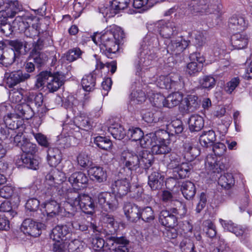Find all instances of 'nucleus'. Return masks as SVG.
I'll return each mask as SVG.
<instances>
[{"instance_id": "obj_2", "label": "nucleus", "mask_w": 252, "mask_h": 252, "mask_svg": "<svg viewBox=\"0 0 252 252\" xmlns=\"http://www.w3.org/2000/svg\"><path fill=\"white\" fill-rule=\"evenodd\" d=\"M125 36L124 31L119 27L113 25L106 28L98 37L101 52L108 58H111V55L118 51L119 45Z\"/></svg>"}, {"instance_id": "obj_31", "label": "nucleus", "mask_w": 252, "mask_h": 252, "mask_svg": "<svg viewBox=\"0 0 252 252\" xmlns=\"http://www.w3.org/2000/svg\"><path fill=\"white\" fill-rule=\"evenodd\" d=\"M209 2L210 0H191L189 6L193 12H203L209 8Z\"/></svg>"}, {"instance_id": "obj_39", "label": "nucleus", "mask_w": 252, "mask_h": 252, "mask_svg": "<svg viewBox=\"0 0 252 252\" xmlns=\"http://www.w3.org/2000/svg\"><path fill=\"white\" fill-rule=\"evenodd\" d=\"M141 219L145 222H150L155 219L154 211L151 207H140L139 220Z\"/></svg>"}, {"instance_id": "obj_58", "label": "nucleus", "mask_w": 252, "mask_h": 252, "mask_svg": "<svg viewBox=\"0 0 252 252\" xmlns=\"http://www.w3.org/2000/svg\"><path fill=\"white\" fill-rule=\"evenodd\" d=\"M203 231L206 235L210 238H213L216 236V227L214 223L210 220H207L203 222Z\"/></svg>"}, {"instance_id": "obj_9", "label": "nucleus", "mask_w": 252, "mask_h": 252, "mask_svg": "<svg viewBox=\"0 0 252 252\" xmlns=\"http://www.w3.org/2000/svg\"><path fill=\"white\" fill-rule=\"evenodd\" d=\"M4 76L7 86L9 88H12L20 83L24 82L29 79L31 75L19 69L6 72Z\"/></svg>"}, {"instance_id": "obj_33", "label": "nucleus", "mask_w": 252, "mask_h": 252, "mask_svg": "<svg viewBox=\"0 0 252 252\" xmlns=\"http://www.w3.org/2000/svg\"><path fill=\"white\" fill-rule=\"evenodd\" d=\"M183 148L185 158L188 160H192L199 155L198 149L193 147L192 143L189 141H186L184 143Z\"/></svg>"}, {"instance_id": "obj_57", "label": "nucleus", "mask_w": 252, "mask_h": 252, "mask_svg": "<svg viewBox=\"0 0 252 252\" xmlns=\"http://www.w3.org/2000/svg\"><path fill=\"white\" fill-rule=\"evenodd\" d=\"M8 4V7L6 10L10 14V18H13L19 12L23 11V6L18 0L10 1Z\"/></svg>"}, {"instance_id": "obj_23", "label": "nucleus", "mask_w": 252, "mask_h": 252, "mask_svg": "<svg viewBox=\"0 0 252 252\" xmlns=\"http://www.w3.org/2000/svg\"><path fill=\"white\" fill-rule=\"evenodd\" d=\"M228 26L230 30L243 31L247 27V23L244 17L233 15L229 19Z\"/></svg>"}, {"instance_id": "obj_41", "label": "nucleus", "mask_w": 252, "mask_h": 252, "mask_svg": "<svg viewBox=\"0 0 252 252\" xmlns=\"http://www.w3.org/2000/svg\"><path fill=\"white\" fill-rule=\"evenodd\" d=\"M74 123L77 127L81 129L88 130L92 127L90 118L84 114L75 117Z\"/></svg>"}, {"instance_id": "obj_7", "label": "nucleus", "mask_w": 252, "mask_h": 252, "mask_svg": "<svg viewBox=\"0 0 252 252\" xmlns=\"http://www.w3.org/2000/svg\"><path fill=\"white\" fill-rule=\"evenodd\" d=\"M99 207L106 211H114L118 207L119 203L115 194L108 192L99 193L95 199Z\"/></svg>"}, {"instance_id": "obj_61", "label": "nucleus", "mask_w": 252, "mask_h": 252, "mask_svg": "<svg viewBox=\"0 0 252 252\" xmlns=\"http://www.w3.org/2000/svg\"><path fill=\"white\" fill-rule=\"evenodd\" d=\"M0 212L7 213V216L13 218L17 213L13 209L11 203L8 200H4L0 205Z\"/></svg>"}, {"instance_id": "obj_16", "label": "nucleus", "mask_w": 252, "mask_h": 252, "mask_svg": "<svg viewBox=\"0 0 252 252\" xmlns=\"http://www.w3.org/2000/svg\"><path fill=\"white\" fill-rule=\"evenodd\" d=\"M130 0H113L111 2L109 7L104 9V13L106 16L110 18L114 16L119 11L127 8L130 3Z\"/></svg>"}, {"instance_id": "obj_48", "label": "nucleus", "mask_w": 252, "mask_h": 252, "mask_svg": "<svg viewBox=\"0 0 252 252\" xmlns=\"http://www.w3.org/2000/svg\"><path fill=\"white\" fill-rule=\"evenodd\" d=\"M191 167L188 163H182L174 168V172L176 173L180 179L189 177Z\"/></svg>"}, {"instance_id": "obj_22", "label": "nucleus", "mask_w": 252, "mask_h": 252, "mask_svg": "<svg viewBox=\"0 0 252 252\" xmlns=\"http://www.w3.org/2000/svg\"><path fill=\"white\" fill-rule=\"evenodd\" d=\"M164 177L158 172H153L148 176V185L152 190L162 189L163 186Z\"/></svg>"}, {"instance_id": "obj_5", "label": "nucleus", "mask_w": 252, "mask_h": 252, "mask_svg": "<svg viewBox=\"0 0 252 252\" xmlns=\"http://www.w3.org/2000/svg\"><path fill=\"white\" fill-rule=\"evenodd\" d=\"M187 211L186 205L179 201H176L175 207L170 210H162L158 216L159 222L166 227H174L178 224V219L182 218Z\"/></svg>"}, {"instance_id": "obj_3", "label": "nucleus", "mask_w": 252, "mask_h": 252, "mask_svg": "<svg viewBox=\"0 0 252 252\" xmlns=\"http://www.w3.org/2000/svg\"><path fill=\"white\" fill-rule=\"evenodd\" d=\"M158 42V39L155 37L149 38L145 37L141 45L139 55L134 62V66L136 74L139 75L140 72L145 67L149 66L152 62L158 57L156 51L157 49L154 47V43Z\"/></svg>"}, {"instance_id": "obj_46", "label": "nucleus", "mask_w": 252, "mask_h": 252, "mask_svg": "<svg viewBox=\"0 0 252 252\" xmlns=\"http://www.w3.org/2000/svg\"><path fill=\"white\" fill-rule=\"evenodd\" d=\"M8 45L11 47L10 50H13L17 56L21 54V50L24 47L27 48L28 42L22 39L10 40L8 41Z\"/></svg>"}, {"instance_id": "obj_37", "label": "nucleus", "mask_w": 252, "mask_h": 252, "mask_svg": "<svg viewBox=\"0 0 252 252\" xmlns=\"http://www.w3.org/2000/svg\"><path fill=\"white\" fill-rule=\"evenodd\" d=\"M108 131L116 139L121 140L126 136L124 127L118 123L113 124L108 127Z\"/></svg>"}, {"instance_id": "obj_60", "label": "nucleus", "mask_w": 252, "mask_h": 252, "mask_svg": "<svg viewBox=\"0 0 252 252\" xmlns=\"http://www.w3.org/2000/svg\"><path fill=\"white\" fill-rule=\"evenodd\" d=\"M18 57L13 50H10L8 52H4V56L1 62V64L4 66H8L11 65L15 61L16 58Z\"/></svg>"}, {"instance_id": "obj_4", "label": "nucleus", "mask_w": 252, "mask_h": 252, "mask_svg": "<svg viewBox=\"0 0 252 252\" xmlns=\"http://www.w3.org/2000/svg\"><path fill=\"white\" fill-rule=\"evenodd\" d=\"M213 150L215 155H208L205 160V167L210 172L220 173L229 167V159L222 156L226 151V146L222 143L213 144Z\"/></svg>"}, {"instance_id": "obj_35", "label": "nucleus", "mask_w": 252, "mask_h": 252, "mask_svg": "<svg viewBox=\"0 0 252 252\" xmlns=\"http://www.w3.org/2000/svg\"><path fill=\"white\" fill-rule=\"evenodd\" d=\"M81 85L86 92H92L95 89L96 85V75L91 73L85 75L82 79Z\"/></svg>"}, {"instance_id": "obj_38", "label": "nucleus", "mask_w": 252, "mask_h": 252, "mask_svg": "<svg viewBox=\"0 0 252 252\" xmlns=\"http://www.w3.org/2000/svg\"><path fill=\"white\" fill-rule=\"evenodd\" d=\"M183 96L179 92L170 94L165 98V107L170 108L178 105L183 100Z\"/></svg>"}, {"instance_id": "obj_30", "label": "nucleus", "mask_w": 252, "mask_h": 252, "mask_svg": "<svg viewBox=\"0 0 252 252\" xmlns=\"http://www.w3.org/2000/svg\"><path fill=\"white\" fill-rule=\"evenodd\" d=\"M216 140V135L213 130L203 131L199 137L200 144L205 148L212 146Z\"/></svg>"}, {"instance_id": "obj_8", "label": "nucleus", "mask_w": 252, "mask_h": 252, "mask_svg": "<svg viewBox=\"0 0 252 252\" xmlns=\"http://www.w3.org/2000/svg\"><path fill=\"white\" fill-rule=\"evenodd\" d=\"M84 193H80L75 190L68 192L66 201L64 204V210L67 213L68 217L75 215L76 207H79L81 203V198Z\"/></svg>"}, {"instance_id": "obj_15", "label": "nucleus", "mask_w": 252, "mask_h": 252, "mask_svg": "<svg viewBox=\"0 0 252 252\" xmlns=\"http://www.w3.org/2000/svg\"><path fill=\"white\" fill-rule=\"evenodd\" d=\"M198 98L195 95H188L182 100L180 108L183 113H189L195 111L199 107Z\"/></svg>"}, {"instance_id": "obj_1", "label": "nucleus", "mask_w": 252, "mask_h": 252, "mask_svg": "<svg viewBox=\"0 0 252 252\" xmlns=\"http://www.w3.org/2000/svg\"><path fill=\"white\" fill-rule=\"evenodd\" d=\"M154 162V157L148 151L142 150L138 154L129 150L123 151L121 155L120 163L124 169L129 171H136L144 169L147 171Z\"/></svg>"}, {"instance_id": "obj_64", "label": "nucleus", "mask_w": 252, "mask_h": 252, "mask_svg": "<svg viewBox=\"0 0 252 252\" xmlns=\"http://www.w3.org/2000/svg\"><path fill=\"white\" fill-rule=\"evenodd\" d=\"M151 101L153 106L156 107H165V97L160 94H153Z\"/></svg>"}, {"instance_id": "obj_54", "label": "nucleus", "mask_w": 252, "mask_h": 252, "mask_svg": "<svg viewBox=\"0 0 252 252\" xmlns=\"http://www.w3.org/2000/svg\"><path fill=\"white\" fill-rule=\"evenodd\" d=\"M51 74L52 73L50 71H41L36 76V80L35 84V87L37 89H39L43 87L46 82L47 84Z\"/></svg>"}, {"instance_id": "obj_47", "label": "nucleus", "mask_w": 252, "mask_h": 252, "mask_svg": "<svg viewBox=\"0 0 252 252\" xmlns=\"http://www.w3.org/2000/svg\"><path fill=\"white\" fill-rule=\"evenodd\" d=\"M20 148L25 154L24 155H26L27 156H33L37 151L36 145L31 142L28 139L23 142L22 144H21Z\"/></svg>"}, {"instance_id": "obj_32", "label": "nucleus", "mask_w": 252, "mask_h": 252, "mask_svg": "<svg viewBox=\"0 0 252 252\" xmlns=\"http://www.w3.org/2000/svg\"><path fill=\"white\" fill-rule=\"evenodd\" d=\"M33 156L22 155L21 158L17 160V163L19 164L20 166L24 165L28 168L36 170L39 162L37 159L33 158Z\"/></svg>"}, {"instance_id": "obj_19", "label": "nucleus", "mask_w": 252, "mask_h": 252, "mask_svg": "<svg viewBox=\"0 0 252 252\" xmlns=\"http://www.w3.org/2000/svg\"><path fill=\"white\" fill-rule=\"evenodd\" d=\"M249 38L247 34L243 33H236L231 37V44L234 49L241 50L247 47Z\"/></svg>"}, {"instance_id": "obj_53", "label": "nucleus", "mask_w": 252, "mask_h": 252, "mask_svg": "<svg viewBox=\"0 0 252 252\" xmlns=\"http://www.w3.org/2000/svg\"><path fill=\"white\" fill-rule=\"evenodd\" d=\"M156 136L155 133H150L143 136L140 140V144L142 147L144 148H147L154 145L156 143Z\"/></svg>"}, {"instance_id": "obj_27", "label": "nucleus", "mask_w": 252, "mask_h": 252, "mask_svg": "<svg viewBox=\"0 0 252 252\" xmlns=\"http://www.w3.org/2000/svg\"><path fill=\"white\" fill-rule=\"evenodd\" d=\"M62 160L61 150L57 148H50L48 150L47 161L50 166H56Z\"/></svg>"}, {"instance_id": "obj_49", "label": "nucleus", "mask_w": 252, "mask_h": 252, "mask_svg": "<svg viewBox=\"0 0 252 252\" xmlns=\"http://www.w3.org/2000/svg\"><path fill=\"white\" fill-rule=\"evenodd\" d=\"M94 143L99 148L105 151H109L112 146V143L109 139L100 136H98L94 138Z\"/></svg>"}, {"instance_id": "obj_44", "label": "nucleus", "mask_w": 252, "mask_h": 252, "mask_svg": "<svg viewBox=\"0 0 252 252\" xmlns=\"http://www.w3.org/2000/svg\"><path fill=\"white\" fill-rule=\"evenodd\" d=\"M151 151L153 154L162 155L169 153L171 151V148L165 144V141L163 139L159 143L156 142L152 146Z\"/></svg>"}, {"instance_id": "obj_12", "label": "nucleus", "mask_w": 252, "mask_h": 252, "mask_svg": "<svg viewBox=\"0 0 252 252\" xmlns=\"http://www.w3.org/2000/svg\"><path fill=\"white\" fill-rule=\"evenodd\" d=\"M190 59L193 61L187 65L186 72L191 76H194L200 72L203 68V63L205 62L204 58L200 56L199 54H192Z\"/></svg>"}, {"instance_id": "obj_13", "label": "nucleus", "mask_w": 252, "mask_h": 252, "mask_svg": "<svg viewBox=\"0 0 252 252\" xmlns=\"http://www.w3.org/2000/svg\"><path fill=\"white\" fill-rule=\"evenodd\" d=\"M159 25V32L163 38L169 39L178 33L179 27L173 21L161 22Z\"/></svg>"}, {"instance_id": "obj_42", "label": "nucleus", "mask_w": 252, "mask_h": 252, "mask_svg": "<svg viewBox=\"0 0 252 252\" xmlns=\"http://www.w3.org/2000/svg\"><path fill=\"white\" fill-rule=\"evenodd\" d=\"M5 124L11 130H15L23 128V122L22 120L18 119L15 115L11 114L8 115L5 120Z\"/></svg>"}, {"instance_id": "obj_63", "label": "nucleus", "mask_w": 252, "mask_h": 252, "mask_svg": "<svg viewBox=\"0 0 252 252\" xmlns=\"http://www.w3.org/2000/svg\"><path fill=\"white\" fill-rule=\"evenodd\" d=\"M168 126L170 130L174 131L176 134L181 133L184 129L182 122L178 119L172 121Z\"/></svg>"}, {"instance_id": "obj_6", "label": "nucleus", "mask_w": 252, "mask_h": 252, "mask_svg": "<svg viewBox=\"0 0 252 252\" xmlns=\"http://www.w3.org/2000/svg\"><path fill=\"white\" fill-rule=\"evenodd\" d=\"M65 180V175L63 172L57 168L52 169L45 176V185L47 193L50 195L57 192L59 194H61L60 189Z\"/></svg>"}, {"instance_id": "obj_25", "label": "nucleus", "mask_w": 252, "mask_h": 252, "mask_svg": "<svg viewBox=\"0 0 252 252\" xmlns=\"http://www.w3.org/2000/svg\"><path fill=\"white\" fill-rule=\"evenodd\" d=\"M80 201L79 208L82 212L89 215H92L94 213L95 205L89 195L83 194Z\"/></svg>"}, {"instance_id": "obj_51", "label": "nucleus", "mask_w": 252, "mask_h": 252, "mask_svg": "<svg viewBox=\"0 0 252 252\" xmlns=\"http://www.w3.org/2000/svg\"><path fill=\"white\" fill-rule=\"evenodd\" d=\"M218 184L221 187L228 189L234 184V179L231 174H224L219 178Z\"/></svg>"}, {"instance_id": "obj_36", "label": "nucleus", "mask_w": 252, "mask_h": 252, "mask_svg": "<svg viewBox=\"0 0 252 252\" xmlns=\"http://www.w3.org/2000/svg\"><path fill=\"white\" fill-rule=\"evenodd\" d=\"M24 101L28 104H34L37 108L41 107L43 102V95L42 93H29L24 98Z\"/></svg>"}, {"instance_id": "obj_62", "label": "nucleus", "mask_w": 252, "mask_h": 252, "mask_svg": "<svg viewBox=\"0 0 252 252\" xmlns=\"http://www.w3.org/2000/svg\"><path fill=\"white\" fill-rule=\"evenodd\" d=\"M82 54V52L79 48H75L68 50L65 54V58L69 62H72L80 58Z\"/></svg>"}, {"instance_id": "obj_24", "label": "nucleus", "mask_w": 252, "mask_h": 252, "mask_svg": "<svg viewBox=\"0 0 252 252\" xmlns=\"http://www.w3.org/2000/svg\"><path fill=\"white\" fill-rule=\"evenodd\" d=\"M88 172V174L92 177V180H95L98 183H101L106 180V172L102 167L99 166L90 167Z\"/></svg>"}, {"instance_id": "obj_11", "label": "nucleus", "mask_w": 252, "mask_h": 252, "mask_svg": "<svg viewBox=\"0 0 252 252\" xmlns=\"http://www.w3.org/2000/svg\"><path fill=\"white\" fill-rule=\"evenodd\" d=\"M42 226L41 223L36 222L31 219H27L23 221L21 229L25 234L36 237L41 234Z\"/></svg>"}, {"instance_id": "obj_17", "label": "nucleus", "mask_w": 252, "mask_h": 252, "mask_svg": "<svg viewBox=\"0 0 252 252\" xmlns=\"http://www.w3.org/2000/svg\"><path fill=\"white\" fill-rule=\"evenodd\" d=\"M69 228L66 225H57L51 231L50 238L54 241L66 242L70 236Z\"/></svg>"}, {"instance_id": "obj_45", "label": "nucleus", "mask_w": 252, "mask_h": 252, "mask_svg": "<svg viewBox=\"0 0 252 252\" xmlns=\"http://www.w3.org/2000/svg\"><path fill=\"white\" fill-rule=\"evenodd\" d=\"M73 216H74V220L72 221L71 224L74 229L82 231H86L88 229L87 223H89V222H87L84 218L75 214Z\"/></svg>"}, {"instance_id": "obj_28", "label": "nucleus", "mask_w": 252, "mask_h": 252, "mask_svg": "<svg viewBox=\"0 0 252 252\" xmlns=\"http://www.w3.org/2000/svg\"><path fill=\"white\" fill-rule=\"evenodd\" d=\"M189 41L181 37L180 39L172 41L168 48L171 51L172 54L178 55L182 53L188 46Z\"/></svg>"}, {"instance_id": "obj_56", "label": "nucleus", "mask_w": 252, "mask_h": 252, "mask_svg": "<svg viewBox=\"0 0 252 252\" xmlns=\"http://www.w3.org/2000/svg\"><path fill=\"white\" fill-rule=\"evenodd\" d=\"M143 136V132L139 127L129 128L126 132V137L132 141H140Z\"/></svg>"}, {"instance_id": "obj_21", "label": "nucleus", "mask_w": 252, "mask_h": 252, "mask_svg": "<svg viewBox=\"0 0 252 252\" xmlns=\"http://www.w3.org/2000/svg\"><path fill=\"white\" fill-rule=\"evenodd\" d=\"M64 79V76L59 72L52 73L47 84L49 91L51 93L57 91L63 84Z\"/></svg>"}, {"instance_id": "obj_10", "label": "nucleus", "mask_w": 252, "mask_h": 252, "mask_svg": "<svg viewBox=\"0 0 252 252\" xmlns=\"http://www.w3.org/2000/svg\"><path fill=\"white\" fill-rule=\"evenodd\" d=\"M130 181L126 177L117 179L111 185L113 193L119 197L126 195L130 191Z\"/></svg>"}, {"instance_id": "obj_52", "label": "nucleus", "mask_w": 252, "mask_h": 252, "mask_svg": "<svg viewBox=\"0 0 252 252\" xmlns=\"http://www.w3.org/2000/svg\"><path fill=\"white\" fill-rule=\"evenodd\" d=\"M26 16L22 15L18 16L13 21L14 26H15V31H18L19 32H24L29 24L26 22Z\"/></svg>"}, {"instance_id": "obj_50", "label": "nucleus", "mask_w": 252, "mask_h": 252, "mask_svg": "<svg viewBox=\"0 0 252 252\" xmlns=\"http://www.w3.org/2000/svg\"><path fill=\"white\" fill-rule=\"evenodd\" d=\"M216 81L211 75L203 76L199 80V83L201 88L207 90H211L216 85Z\"/></svg>"}, {"instance_id": "obj_18", "label": "nucleus", "mask_w": 252, "mask_h": 252, "mask_svg": "<svg viewBox=\"0 0 252 252\" xmlns=\"http://www.w3.org/2000/svg\"><path fill=\"white\" fill-rule=\"evenodd\" d=\"M125 215L130 222H136L139 220L140 207L129 202H125L123 207Z\"/></svg>"}, {"instance_id": "obj_14", "label": "nucleus", "mask_w": 252, "mask_h": 252, "mask_svg": "<svg viewBox=\"0 0 252 252\" xmlns=\"http://www.w3.org/2000/svg\"><path fill=\"white\" fill-rule=\"evenodd\" d=\"M68 181L71 185L73 189L79 190L87 185L89 179L85 173L77 171L74 172L69 177Z\"/></svg>"}, {"instance_id": "obj_34", "label": "nucleus", "mask_w": 252, "mask_h": 252, "mask_svg": "<svg viewBox=\"0 0 252 252\" xmlns=\"http://www.w3.org/2000/svg\"><path fill=\"white\" fill-rule=\"evenodd\" d=\"M181 190L183 196L187 200L193 198L196 193L195 186L190 181L183 182L181 187Z\"/></svg>"}, {"instance_id": "obj_43", "label": "nucleus", "mask_w": 252, "mask_h": 252, "mask_svg": "<svg viewBox=\"0 0 252 252\" xmlns=\"http://www.w3.org/2000/svg\"><path fill=\"white\" fill-rule=\"evenodd\" d=\"M101 220L104 226L108 228H113L115 232L118 226V224L114 216L110 214L103 213L101 215ZM112 232L113 231H111Z\"/></svg>"}, {"instance_id": "obj_29", "label": "nucleus", "mask_w": 252, "mask_h": 252, "mask_svg": "<svg viewBox=\"0 0 252 252\" xmlns=\"http://www.w3.org/2000/svg\"><path fill=\"white\" fill-rule=\"evenodd\" d=\"M189 128L191 132L201 130L204 126L203 118L198 115H191L188 120Z\"/></svg>"}, {"instance_id": "obj_55", "label": "nucleus", "mask_w": 252, "mask_h": 252, "mask_svg": "<svg viewBox=\"0 0 252 252\" xmlns=\"http://www.w3.org/2000/svg\"><path fill=\"white\" fill-rule=\"evenodd\" d=\"M129 241L125 237H114L110 236L107 238L106 243L108 245H114L116 244V246H125L127 247L129 244Z\"/></svg>"}, {"instance_id": "obj_40", "label": "nucleus", "mask_w": 252, "mask_h": 252, "mask_svg": "<svg viewBox=\"0 0 252 252\" xmlns=\"http://www.w3.org/2000/svg\"><path fill=\"white\" fill-rule=\"evenodd\" d=\"M170 90L179 91L182 90L184 87V82L183 78L178 73H170Z\"/></svg>"}, {"instance_id": "obj_20", "label": "nucleus", "mask_w": 252, "mask_h": 252, "mask_svg": "<svg viewBox=\"0 0 252 252\" xmlns=\"http://www.w3.org/2000/svg\"><path fill=\"white\" fill-rule=\"evenodd\" d=\"M15 111L17 115L23 119L30 120L34 115V112L32 106L25 101L22 103L18 104L15 107Z\"/></svg>"}, {"instance_id": "obj_26", "label": "nucleus", "mask_w": 252, "mask_h": 252, "mask_svg": "<svg viewBox=\"0 0 252 252\" xmlns=\"http://www.w3.org/2000/svg\"><path fill=\"white\" fill-rule=\"evenodd\" d=\"M43 206L48 216L53 217L59 215L62 212V208L56 200L50 199L46 201Z\"/></svg>"}, {"instance_id": "obj_59", "label": "nucleus", "mask_w": 252, "mask_h": 252, "mask_svg": "<svg viewBox=\"0 0 252 252\" xmlns=\"http://www.w3.org/2000/svg\"><path fill=\"white\" fill-rule=\"evenodd\" d=\"M182 252H196L193 241L189 238H185L180 244Z\"/></svg>"}]
</instances>
